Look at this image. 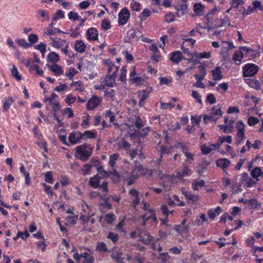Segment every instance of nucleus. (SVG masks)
I'll list each match as a JSON object with an SVG mask.
<instances>
[{
    "label": "nucleus",
    "instance_id": "f257e3e1",
    "mask_svg": "<svg viewBox=\"0 0 263 263\" xmlns=\"http://www.w3.org/2000/svg\"><path fill=\"white\" fill-rule=\"evenodd\" d=\"M76 152L80 155L79 159L82 161L87 160L91 155L92 148L87 144L78 146L76 147Z\"/></svg>",
    "mask_w": 263,
    "mask_h": 263
},
{
    "label": "nucleus",
    "instance_id": "f03ea898",
    "mask_svg": "<svg viewBox=\"0 0 263 263\" xmlns=\"http://www.w3.org/2000/svg\"><path fill=\"white\" fill-rule=\"evenodd\" d=\"M245 52V57L248 58L249 60H252L260 56V51L259 47L255 49L246 46H242L240 48Z\"/></svg>",
    "mask_w": 263,
    "mask_h": 263
},
{
    "label": "nucleus",
    "instance_id": "7ed1b4c3",
    "mask_svg": "<svg viewBox=\"0 0 263 263\" xmlns=\"http://www.w3.org/2000/svg\"><path fill=\"white\" fill-rule=\"evenodd\" d=\"M148 205L146 203H144L143 209L145 211L148 210V212L149 214L148 215V213H145L142 215L143 226H145L146 222L150 220H152V222L157 223V219L154 211L153 209L148 210Z\"/></svg>",
    "mask_w": 263,
    "mask_h": 263
},
{
    "label": "nucleus",
    "instance_id": "20e7f679",
    "mask_svg": "<svg viewBox=\"0 0 263 263\" xmlns=\"http://www.w3.org/2000/svg\"><path fill=\"white\" fill-rule=\"evenodd\" d=\"M259 70V67L253 63H248L243 68V76L245 77H250L254 76Z\"/></svg>",
    "mask_w": 263,
    "mask_h": 263
},
{
    "label": "nucleus",
    "instance_id": "39448f33",
    "mask_svg": "<svg viewBox=\"0 0 263 263\" xmlns=\"http://www.w3.org/2000/svg\"><path fill=\"white\" fill-rule=\"evenodd\" d=\"M130 17V12L126 8H123L118 14V24L120 25H125Z\"/></svg>",
    "mask_w": 263,
    "mask_h": 263
},
{
    "label": "nucleus",
    "instance_id": "423d86ee",
    "mask_svg": "<svg viewBox=\"0 0 263 263\" xmlns=\"http://www.w3.org/2000/svg\"><path fill=\"white\" fill-rule=\"evenodd\" d=\"M135 168L132 172V176L138 177L140 175H144L147 173V170L138 161H134Z\"/></svg>",
    "mask_w": 263,
    "mask_h": 263
},
{
    "label": "nucleus",
    "instance_id": "0eeeda50",
    "mask_svg": "<svg viewBox=\"0 0 263 263\" xmlns=\"http://www.w3.org/2000/svg\"><path fill=\"white\" fill-rule=\"evenodd\" d=\"M237 133L236 135V144L239 145L245 137L244 127L245 125L241 122H239L237 123Z\"/></svg>",
    "mask_w": 263,
    "mask_h": 263
},
{
    "label": "nucleus",
    "instance_id": "6e6552de",
    "mask_svg": "<svg viewBox=\"0 0 263 263\" xmlns=\"http://www.w3.org/2000/svg\"><path fill=\"white\" fill-rule=\"evenodd\" d=\"M224 124L219 125L218 126L221 130H223L225 133H231L233 130V124L234 122L232 120H229L228 118L224 119Z\"/></svg>",
    "mask_w": 263,
    "mask_h": 263
},
{
    "label": "nucleus",
    "instance_id": "1a4fd4ad",
    "mask_svg": "<svg viewBox=\"0 0 263 263\" xmlns=\"http://www.w3.org/2000/svg\"><path fill=\"white\" fill-rule=\"evenodd\" d=\"M101 102L100 99L96 96H93L86 104V108L87 110H92L98 107Z\"/></svg>",
    "mask_w": 263,
    "mask_h": 263
},
{
    "label": "nucleus",
    "instance_id": "9d476101",
    "mask_svg": "<svg viewBox=\"0 0 263 263\" xmlns=\"http://www.w3.org/2000/svg\"><path fill=\"white\" fill-rule=\"evenodd\" d=\"M34 137L38 139V141L35 143L36 144L41 148V149H44V152H47L46 142L43 140L41 135L38 134L36 133L35 128H34Z\"/></svg>",
    "mask_w": 263,
    "mask_h": 263
},
{
    "label": "nucleus",
    "instance_id": "9b49d317",
    "mask_svg": "<svg viewBox=\"0 0 263 263\" xmlns=\"http://www.w3.org/2000/svg\"><path fill=\"white\" fill-rule=\"evenodd\" d=\"M129 194L134 198L132 203L134 208L136 209L140 201L139 197V192L135 189H132L129 191Z\"/></svg>",
    "mask_w": 263,
    "mask_h": 263
},
{
    "label": "nucleus",
    "instance_id": "f8f14e48",
    "mask_svg": "<svg viewBox=\"0 0 263 263\" xmlns=\"http://www.w3.org/2000/svg\"><path fill=\"white\" fill-rule=\"evenodd\" d=\"M185 58L182 56L181 52L180 51H175L171 53L170 60L174 63L178 64Z\"/></svg>",
    "mask_w": 263,
    "mask_h": 263
},
{
    "label": "nucleus",
    "instance_id": "ddd939ff",
    "mask_svg": "<svg viewBox=\"0 0 263 263\" xmlns=\"http://www.w3.org/2000/svg\"><path fill=\"white\" fill-rule=\"evenodd\" d=\"M28 40L30 43H27L25 40L22 39H19L16 40V42L18 44L19 46L23 47L25 48H27L31 47L33 43V34L31 33L29 35Z\"/></svg>",
    "mask_w": 263,
    "mask_h": 263
},
{
    "label": "nucleus",
    "instance_id": "4468645a",
    "mask_svg": "<svg viewBox=\"0 0 263 263\" xmlns=\"http://www.w3.org/2000/svg\"><path fill=\"white\" fill-rule=\"evenodd\" d=\"M86 36L89 41H96L98 39L97 30L95 28H90L86 31Z\"/></svg>",
    "mask_w": 263,
    "mask_h": 263
},
{
    "label": "nucleus",
    "instance_id": "2eb2a0df",
    "mask_svg": "<svg viewBox=\"0 0 263 263\" xmlns=\"http://www.w3.org/2000/svg\"><path fill=\"white\" fill-rule=\"evenodd\" d=\"M117 76L112 73L111 74H106L104 79V85L112 87L115 83Z\"/></svg>",
    "mask_w": 263,
    "mask_h": 263
},
{
    "label": "nucleus",
    "instance_id": "dca6fc26",
    "mask_svg": "<svg viewBox=\"0 0 263 263\" xmlns=\"http://www.w3.org/2000/svg\"><path fill=\"white\" fill-rule=\"evenodd\" d=\"M82 138V134L79 132L71 133L68 137L69 142L72 144H76Z\"/></svg>",
    "mask_w": 263,
    "mask_h": 263
},
{
    "label": "nucleus",
    "instance_id": "f3484780",
    "mask_svg": "<svg viewBox=\"0 0 263 263\" xmlns=\"http://www.w3.org/2000/svg\"><path fill=\"white\" fill-rule=\"evenodd\" d=\"M50 40L51 41L50 45L55 48H61L66 43V41L65 40L59 39L57 40L55 37H50Z\"/></svg>",
    "mask_w": 263,
    "mask_h": 263
},
{
    "label": "nucleus",
    "instance_id": "a211bd4d",
    "mask_svg": "<svg viewBox=\"0 0 263 263\" xmlns=\"http://www.w3.org/2000/svg\"><path fill=\"white\" fill-rule=\"evenodd\" d=\"M101 177L97 174L93 177H90L89 181V185L93 189H97L100 185Z\"/></svg>",
    "mask_w": 263,
    "mask_h": 263
},
{
    "label": "nucleus",
    "instance_id": "6ab92c4d",
    "mask_svg": "<svg viewBox=\"0 0 263 263\" xmlns=\"http://www.w3.org/2000/svg\"><path fill=\"white\" fill-rule=\"evenodd\" d=\"M192 174L191 170L189 169L186 165H183V168L181 171L177 172V177L181 179L184 176H189Z\"/></svg>",
    "mask_w": 263,
    "mask_h": 263
},
{
    "label": "nucleus",
    "instance_id": "aec40b11",
    "mask_svg": "<svg viewBox=\"0 0 263 263\" xmlns=\"http://www.w3.org/2000/svg\"><path fill=\"white\" fill-rule=\"evenodd\" d=\"M49 69L50 71L53 72L57 76H60L63 74V68L55 63L49 66Z\"/></svg>",
    "mask_w": 263,
    "mask_h": 263
},
{
    "label": "nucleus",
    "instance_id": "412c9836",
    "mask_svg": "<svg viewBox=\"0 0 263 263\" xmlns=\"http://www.w3.org/2000/svg\"><path fill=\"white\" fill-rule=\"evenodd\" d=\"M213 80L215 81H218L223 78V75L222 72L220 70V68L219 66H216L214 69L211 70Z\"/></svg>",
    "mask_w": 263,
    "mask_h": 263
},
{
    "label": "nucleus",
    "instance_id": "4be33fe9",
    "mask_svg": "<svg viewBox=\"0 0 263 263\" xmlns=\"http://www.w3.org/2000/svg\"><path fill=\"white\" fill-rule=\"evenodd\" d=\"M74 49L80 53H83L86 49V45L82 40H77L74 44Z\"/></svg>",
    "mask_w": 263,
    "mask_h": 263
},
{
    "label": "nucleus",
    "instance_id": "5701e85b",
    "mask_svg": "<svg viewBox=\"0 0 263 263\" xmlns=\"http://www.w3.org/2000/svg\"><path fill=\"white\" fill-rule=\"evenodd\" d=\"M138 93L140 98L139 105L140 106H143L144 105V102L148 98L149 93L146 90H139Z\"/></svg>",
    "mask_w": 263,
    "mask_h": 263
},
{
    "label": "nucleus",
    "instance_id": "b1692460",
    "mask_svg": "<svg viewBox=\"0 0 263 263\" xmlns=\"http://www.w3.org/2000/svg\"><path fill=\"white\" fill-rule=\"evenodd\" d=\"M230 164V161L226 158L219 159L216 161L217 166L221 167L223 170L227 168Z\"/></svg>",
    "mask_w": 263,
    "mask_h": 263
},
{
    "label": "nucleus",
    "instance_id": "393cba45",
    "mask_svg": "<svg viewBox=\"0 0 263 263\" xmlns=\"http://www.w3.org/2000/svg\"><path fill=\"white\" fill-rule=\"evenodd\" d=\"M47 59L49 62L55 63L60 60V57L56 52L52 51L48 54Z\"/></svg>",
    "mask_w": 263,
    "mask_h": 263
},
{
    "label": "nucleus",
    "instance_id": "a878e982",
    "mask_svg": "<svg viewBox=\"0 0 263 263\" xmlns=\"http://www.w3.org/2000/svg\"><path fill=\"white\" fill-rule=\"evenodd\" d=\"M178 16L182 15L187 12V6L186 4H181L176 8Z\"/></svg>",
    "mask_w": 263,
    "mask_h": 263
},
{
    "label": "nucleus",
    "instance_id": "bb28decb",
    "mask_svg": "<svg viewBox=\"0 0 263 263\" xmlns=\"http://www.w3.org/2000/svg\"><path fill=\"white\" fill-rule=\"evenodd\" d=\"M243 56V53L242 51L241 50H238L234 53L233 55V59L237 64L240 65Z\"/></svg>",
    "mask_w": 263,
    "mask_h": 263
},
{
    "label": "nucleus",
    "instance_id": "cd10ccee",
    "mask_svg": "<svg viewBox=\"0 0 263 263\" xmlns=\"http://www.w3.org/2000/svg\"><path fill=\"white\" fill-rule=\"evenodd\" d=\"M139 236L141 241L145 245L149 244L152 241L153 237L148 233H145L143 235L140 234Z\"/></svg>",
    "mask_w": 263,
    "mask_h": 263
},
{
    "label": "nucleus",
    "instance_id": "c85d7f7f",
    "mask_svg": "<svg viewBox=\"0 0 263 263\" xmlns=\"http://www.w3.org/2000/svg\"><path fill=\"white\" fill-rule=\"evenodd\" d=\"M251 175L254 179H255L257 181L258 180L257 178L258 177L263 176V172L259 167H256L252 170Z\"/></svg>",
    "mask_w": 263,
    "mask_h": 263
},
{
    "label": "nucleus",
    "instance_id": "c756f323",
    "mask_svg": "<svg viewBox=\"0 0 263 263\" xmlns=\"http://www.w3.org/2000/svg\"><path fill=\"white\" fill-rule=\"evenodd\" d=\"M45 240V239H42L35 241L37 249H41L42 252L45 251L46 247L48 245V243L46 242Z\"/></svg>",
    "mask_w": 263,
    "mask_h": 263
},
{
    "label": "nucleus",
    "instance_id": "7c9ffc66",
    "mask_svg": "<svg viewBox=\"0 0 263 263\" xmlns=\"http://www.w3.org/2000/svg\"><path fill=\"white\" fill-rule=\"evenodd\" d=\"M119 148H124L126 152L130 148V144L124 139H122L117 144Z\"/></svg>",
    "mask_w": 263,
    "mask_h": 263
},
{
    "label": "nucleus",
    "instance_id": "2f4dec72",
    "mask_svg": "<svg viewBox=\"0 0 263 263\" xmlns=\"http://www.w3.org/2000/svg\"><path fill=\"white\" fill-rule=\"evenodd\" d=\"M36 16L39 18H44V20L46 21H48L50 19L48 13L46 10L41 9L37 11Z\"/></svg>",
    "mask_w": 263,
    "mask_h": 263
},
{
    "label": "nucleus",
    "instance_id": "473e14b6",
    "mask_svg": "<svg viewBox=\"0 0 263 263\" xmlns=\"http://www.w3.org/2000/svg\"><path fill=\"white\" fill-rule=\"evenodd\" d=\"M204 9V7L200 3H196L194 5V11L197 15H201Z\"/></svg>",
    "mask_w": 263,
    "mask_h": 263
},
{
    "label": "nucleus",
    "instance_id": "72a5a7b5",
    "mask_svg": "<svg viewBox=\"0 0 263 263\" xmlns=\"http://www.w3.org/2000/svg\"><path fill=\"white\" fill-rule=\"evenodd\" d=\"M11 76L15 78L17 81H21L22 80L21 76L19 74L18 71L16 68V67L13 65L12 68L11 69Z\"/></svg>",
    "mask_w": 263,
    "mask_h": 263
},
{
    "label": "nucleus",
    "instance_id": "f704fd0d",
    "mask_svg": "<svg viewBox=\"0 0 263 263\" xmlns=\"http://www.w3.org/2000/svg\"><path fill=\"white\" fill-rule=\"evenodd\" d=\"M64 17L65 15L64 12L61 10H59L54 14L52 21L57 22L59 19L63 18Z\"/></svg>",
    "mask_w": 263,
    "mask_h": 263
},
{
    "label": "nucleus",
    "instance_id": "c9c22d12",
    "mask_svg": "<svg viewBox=\"0 0 263 263\" xmlns=\"http://www.w3.org/2000/svg\"><path fill=\"white\" fill-rule=\"evenodd\" d=\"M34 47L35 49L39 50L41 52L43 57L44 56V54L46 51V45L45 43L41 42L39 44L35 46Z\"/></svg>",
    "mask_w": 263,
    "mask_h": 263
},
{
    "label": "nucleus",
    "instance_id": "e433bc0d",
    "mask_svg": "<svg viewBox=\"0 0 263 263\" xmlns=\"http://www.w3.org/2000/svg\"><path fill=\"white\" fill-rule=\"evenodd\" d=\"M136 117V121L135 122V127L138 128L140 129L142 128V127H144L145 124V121H143L141 119L139 118V116H135Z\"/></svg>",
    "mask_w": 263,
    "mask_h": 263
},
{
    "label": "nucleus",
    "instance_id": "4c0bfd02",
    "mask_svg": "<svg viewBox=\"0 0 263 263\" xmlns=\"http://www.w3.org/2000/svg\"><path fill=\"white\" fill-rule=\"evenodd\" d=\"M158 258L160 259L162 263H166L167 260L170 258V256L167 252L160 253L158 256Z\"/></svg>",
    "mask_w": 263,
    "mask_h": 263
},
{
    "label": "nucleus",
    "instance_id": "58836bf2",
    "mask_svg": "<svg viewBox=\"0 0 263 263\" xmlns=\"http://www.w3.org/2000/svg\"><path fill=\"white\" fill-rule=\"evenodd\" d=\"M182 194L185 197L186 199L192 201H196L198 199V196L192 194L190 192L187 191H182Z\"/></svg>",
    "mask_w": 263,
    "mask_h": 263
},
{
    "label": "nucleus",
    "instance_id": "ea45409f",
    "mask_svg": "<svg viewBox=\"0 0 263 263\" xmlns=\"http://www.w3.org/2000/svg\"><path fill=\"white\" fill-rule=\"evenodd\" d=\"M151 11L148 9H144L140 14L139 18L141 21H144L151 15Z\"/></svg>",
    "mask_w": 263,
    "mask_h": 263
},
{
    "label": "nucleus",
    "instance_id": "a19ab883",
    "mask_svg": "<svg viewBox=\"0 0 263 263\" xmlns=\"http://www.w3.org/2000/svg\"><path fill=\"white\" fill-rule=\"evenodd\" d=\"M195 56L199 59H209L211 57V53L210 52H196Z\"/></svg>",
    "mask_w": 263,
    "mask_h": 263
},
{
    "label": "nucleus",
    "instance_id": "79ce46f5",
    "mask_svg": "<svg viewBox=\"0 0 263 263\" xmlns=\"http://www.w3.org/2000/svg\"><path fill=\"white\" fill-rule=\"evenodd\" d=\"M189 224H187L186 226L184 227H182L180 224L176 226L175 230L180 233H187L188 232L189 229Z\"/></svg>",
    "mask_w": 263,
    "mask_h": 263
},
{
    "label": "nucleus",
    "instance_id": "37998d69",
    "mask_svg": "<svg viewBox=\"0 0 263 263\" xmlns=\"http://www.w3.org/2000/svg\"><path fill=\"white\" fill-rule=\"evenodd\" d=\"M123 253L118 251H114L110 255L111 258L115 261L122 257Z\"/></svg>",
    "mask_w": 263,
    "mask_h": 263
},
{
    "label": "nucleus",
    "instance_id": "c03bdc74",
    "mask_svg": "<svg viewBox=\"0 0 263 263\" xmlns=\"http://www.w3.org/2000/svg\"><path fill=\"white\" fill-rule=\"evenodd\" d=\"M96 250L100 252H106L108 251L106 245L103 242H99L96 247Z\"/></svg>",
    "mask_w": 263,
    "mask_h": 263
},
{
    "label": "nucleus",
    "instance_id": "a18cd8bd",
    "mask_svg": "<svg viewBox=\"0 0 263 263\" xmlns=\"http://www.w3.org/2000/svg\"><path fill=\"white\" fill-rule=\"evenodd\" d=\"M118 157L119 155L118 154H114L109 157V163L112 168L115 166L116 161L118 159Z\"/></svg>",
    "mask_w": 263,
    "mask_h": 263
},
{
    "label": "nucleus",
    "instance_id": "49530a36",
    "mask_svg": "<svg viewBox=\"0 0 263 263\" xmlns=\"http://www.w3.org/2000/svg\"><path fill=\"white\" fill-rule=\"evenodd\" d=\"M255 10L253 7L249 6L247 10H246L245 8H242V9H240L239 12L242 13L243 15H247L251 14Z\"/></svg>",
    "mask_w": 263,
    "mask_h": 263
},
{
    "label": "nucleus",
    "instance_id": "de8ad7c7",
    "mask_svg": "<svg viewBox=\"0 0 263 263\" xmlns=\"http://www.w3.org/2000/svg\"><path fill=\"white\" fill-rule=\"evenodd\" d=\"M101 27L103 30H107L111 27L110 23L109 20L104 19L101 23Z\"/></svg>",
    "mask_w": 263,
    "mask_h": 263
},
{
    "label": "nucleus",
    "instance_id": "09e8293b",
    "mask_svg": "<svg viewBox=\"0 0 263 263\" xmlns=\"http://www.w3.org/2000/svg\"><path fill=\"white\" fill-rule=\"evenodd\" d=\"M141 4L139 2L133 1L130 3V7L132 9L135 11H139L140 10Z\"/></svg>",
    "mask_w": 263,
    "mask_h": 263
},
{
    "label": "nucleus",
    "instance_id": "8fccbe9b",
    "mask_svg": "<svg viewBox=\"0 0 263 263\" xmlns=\"http://www.w3.org/2000/svg\"><path fill=\"white\" fill-rule=\"evenodd\" d=\"M132 82L137 84V85H142L144 82V79L142 77H135L130 78Z\"/></svg>",
    "mask_w": 263,
    "mask_h": 263
},
{
    "label": "nucleus",
    "instance_id": "3c124183",
    "mask_svg": "<svg viewBox=\"0 0 263 263\" xmlns=\"http://www.w3.org/2000/svg\"><path fill=\"white\" fill-rule=\"evenodd\" d=\"M85 137L89 139H94L96 138V134L92 131L86 130L82 134V138H84Z\"/></svg>",
    "mask_w": 263,
    "mask_h": 263
},
{
    "label": "nucleus",
    "instance_id": "603ef678",
    "mask_svg": "<svg viewBox=\"0 0 263 263\" xmlns=\"http://www.w3.org/2000/svg\"><path fill=\"white\" fill-rule=\"evenodd\" d=\"M220 21L222 22V24L220 25H219L218 27H221L223 26H231V24H230V18L229 17L226 15L224 16V18L222 20H220Z\"/></svg>",
    "mask_w": 263,
    "mask_h": 263
},
{
    "label": "nucleus",
    "instance_id": "864d4df0",
    "mask_svg": "<svg viewBox=\"0 0 263 263\" xmlns=\"http://www.w3.org/2000/svg\"><path fill=\"white\" fill-rule=\"evenodd\" d=\"M13 102V100L12 98L9 97L8 98H6L5 101L3 105V109L5 110H7Z\"/></svg>",
    "mask_w": 263,
    "mask_h": 263
},
{
    "label": "nucleus",
    "instance_id": "5fc2aeb1",
    "mask_svg": "<svg viewBox=\"0 0 263 263\" xmlns=\"http://www.w3.org/2000/svg\"><path fill=\"white\" fill-rule=\"evenodd\" d=\"M92 166H93V165L92 164H85L83 166V168L81 170V171H82L83 172V176H86V175L89 174V173L90 171V169Z\"/></svg>",
    "mask_w": 263,
    "mask_h": 263
},
{
    "label": "nucleus",
    "instance_id": "6e6d98bb",
    "mask_svg": "<svg viewBox=\"0 0 263 263\" xmlns=\"http://www.w3.org/2000/svg\"><path fill=\"white\" fill-rule=\"evenodd\" d=\"M107 238L110 239L114 243L117 242L119 239L118 235L112 232L108 233Z\"/></svg>",
    "mask_w": 263,
    "mask_h": 263
},
{
    "label": "nucleus",
    "instance_id": "4d7b16f0",
    "mask_svg": "<svg viewBox=\"0 0 263 263\" xmlns=\"http://www.w3.org/2000/svg\"><path fill=\"white\" fill-rule=\"evenodd\" d=\"M127 155L130 156L131 159H133L138 154L137 149H130V148L126 152Z\"/></svg>",
    "mask_w": 263,
    "mask_h": 263
},
{
    "label": "nucleus",
    "instance_id": "13d9d810",
    "mask_svg": "<svg viewBox=\"0 0 263 263\" xmlns=\"http://www.w3.org/2000/svg\"><path fill=\"white\" fill-rule=\"evenodd\" d=\"M244 3L242 0H232L230 4L231 7L238 8L240 5H243Z\"/></svg>",
    "mask_w": 263,
    "mask_h": 263
},
{
    "label": "nucleus",
    "instance_id": "bf43d9fd",
    "mask_svg": "<svg viewBox=\"0 0 263 263\" xmlns=\"http://www.w3.org/2000/svg\"><path fill=\"white\" fill-rule=\"evenodd\" d=\"M65 101L68 105H70L75 102L76 101V98L72 95H68L65 99Z\"/></svg>",
    "mask_w": 263,
    "mask_h": 263
},
{
    "label": "nucleus",
    "instance_id": "052dcab7",
    "mask_svg": "<svg viewBox=\"0 0 263 263\" xmlns=\"http://www.w3.org/2000/svg\"><path fill=\"white\" fill-rule=\"evenodd\" d=\"M126 69L125 67H122L121 69V73L120 74L119 80L121 82H124L126 80Z\"/></svg>",
    "mask_w": 263,
    "mask_h": 263
},
{
    "label": "nucleus",
    "instance_id": "680f3d73",
    "mask_svg": "<svg viewBox=\"0 0 263 263\" xmlns=\"http://www.w3.org/2000/svg\"><path fill=\"white\" fill-rule=\"evenodd\" d=\"M253 8L255 10H262L263 7L261 5V3L259 1H254L252 3Z\"/></svg>",
    "mask_w": 263,
    "mask_h": 263
},
{
    "label": "nucleus",
    "instance_id": "e2e57ef3",
    "mask_svg": "<svg viewBox=\"0 0 263 263\" xmlns=\"http://www.w3.org/2000/svg\"><path fill=\"white\" fill-rule=\"evenodd\" d=\"M228 114H239V110L237 106H230L227 111Z\"/></svg>",
    "mask_w": 263,
    "mask_h": 263
},
{
    "label": "nucleus",
    "instance_id": "0e129e2a",
    "mask_svg": "<svg viewBox=\"0 0 263 263\" xmlns=\"http://www.w3.org/2000/svg\"><path fill=\"white\" fill-rule=\"evenodd\" d=\"M114 214L112 213L106 214L104 217L105 221L108 224L112 223L114 220Z\"/></svg>",
    "mask_w": 263,
    "mask_h": 263
},
{
    "label": "nucleus",
    "instance_id": "69168bd1",
    "mask_svg": "<svg viewBox=\"0 0 263 263\" xmlns=\"http://www.w3.org/2000/svg\"><path fill=\"white\" fill-rule=\"evenodd\" d=\"M259 122L258 118L250 116L248 120V123L250 126H253Z\"/></svg>",
    "mask_w": 263,
    "mask_h": 263
},
{
    "label": "nucleus",
    "instance_id": "338daca9",
    "mask_svg": "<svg viewBox=\"0 0 263 263\" xmlns=\"http://www.w3.org/2000/svg\"><path fill=\"white\" fill-rule=\"evenodd\" d=\"M186 158V161H189L190 163H192L193 161H194V155L192 153H190L189 150L186 152H185L183 153Z\"/></svg>",
    "mask_w": 263,
    "mask_h": 263
},
{
    "label": "nucleus",
    "instance_id": "774afa93",
    "mask_svg": "<svg viewBox=\"0 0 263 263\" xmlns=\"http://www.w3.org/2000/svg\"><path fill=\"white\" fill-rule=\"evenodd\" d=\"M175 21L174 16L172 13H167L165 16V21L167 23H172Z\"/></svg>",
    "mask_w": 263,
    "mask_h": 263
}]
</instances>
